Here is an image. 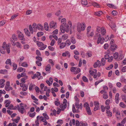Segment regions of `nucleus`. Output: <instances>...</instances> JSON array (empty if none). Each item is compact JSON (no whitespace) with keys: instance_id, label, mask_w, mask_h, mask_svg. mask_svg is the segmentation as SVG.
I'll return each mask as SVG.
<instances>
[{"instance_id":"f257e3e1","label":"nucleus","mask_w":126,"mask_h":126,"mask_svg":"<svg viewBox=\"0 0 126 126\" xmlns=\"http://www.w3.org/2000/svg\"><path fill=\"white\" fill-rule=\"evenodd\" d=\"M86 26L85 23H78L77 25V30L78 32H80L81 31L85 30Z\"/></svg>"},{"instance_id":"f03ea898","label":"nucleus","mask_w":126,"mask_h":126,"mask_svg":"<svg viewBox=\"0 0 126 126\" xmlns=\"http://www.w3.org/2000/svg\"><path fill=\"white\" fill-rule=\"evenodd\" d=\"M97 37L98 38L97 42V44L100 43L101 44H102L104 42V38L103 37L102 38L100 34L99 33H96L94 39H96Z\"/></svg>"},{"instance_id":"7ed1b4c3","label":"nucleus","mask_w":126,"mask_h":126,"mask_svg":"<svg viewBox=\"0 0 126 126\" xmlns=\"http://www.w3.org/2000/svg\"><path fill=\"white\" fill-rule=\"evenodd\" d=\"M60 29L61 32L63 33H64L65 32H67L69 31V26L67 24L62 25L60 27Z\"/></svg>"},{"instance_id":"20e7f679","label":"nucleus","mask_w":126,"mask_h":126,"mask_svg":"<svg viewBox=\"0 0 126 126\" xmlns=\"http://www.w3.org/2000/svg\"><path fill=\"white\" fill-rule=\"evenodd\" d=\"M83 107L86 108V111L88 114L89 115H91L92 112L90 110L89 105L87 102L85 103L83 105Z\"/></svg>"},{"instance_id":"39448f33","label":"nucleus","mask_w":126,"mask_h":126,"mask_svg":"<svg viewBox=\"0 0 126 126\" xmlns=\"http://www.w3.org/2000/svg\"><path fill=\"white\" fill-rule=\"evenodd\" d=\"M23 104L22 103H20L19 105H17V108L18 111L20 112L21 113L23 114L25 112V110L24 108V107L22 105Z\"/></svg>"},{"instance_id":"423d86ee","label":"nucleus","mask_w":126,"mask_h":126,"mask_svg":"<svg viewBox=\"0 0 126 126\" xmlns=\"http://www.w3.org/2000/svg\"><path fill=\"white\" fill-rule=\"evenodd\" d=\"M7 45L5 42H4L2 46L0 47V52L2 54H4L5 53V50L7 47Z\"/></svg>"},{"instance_id":"0eeeda50","label":"nucleus","mask_w":126,"mask_h":126,"mask_svg":"<svg viewBox=\"0 0 126 126\" xmlns=\"http://www.w3.org/2000/svg\"><path fill=\"white\" fill-rule=\"evenodd\" d=\"M17 32L18 39L20 40L25 41V38L23 34L19 31H17Z\"/></svg>"},{"instance_id":"6e6552de","label":"nucleus","mask_w":126,"mask_h":126,"mask_svg":"<svg viewBox=\"0 0 126 126\" xmlns=\"http://www.w3.org/2000/svg\"><path fill=\"white\" fill-rule=\"evenodd\" d=\"M10 82L9 81H7L5 86V90L7 91H9L10 90H12L13 88L12 87H10Z\"/></svg>"},{"instance_id":"1a4fd4ad","label":"nucleus","mask_w":126,"mask_h":126,"mask_svg":"<svg viewBox=\"0 0 126 126\" xmlns=\"http://www.w3.org/2000/svg\"><path fill=\"white\" fill-rule=\"evenodd\" d=\"M57 23L56 22L52 21L50 22L49 24V27L51 28L55 29L57 27Z\"/></svg>"},{"instance_id":"9d476101","label":"nucleus","mask_w":126,"mask_h":126,"mask_svg":"<svg viewBox=\"0 0 126 126\" xmlns=\"http://www.w3.org/2000/svg\"><path fill=\"white\" fill-rule=\"evenodd\" d=\"M97 71L96 69H92L91 68H90L89 70V73L92 76H94V74H96Z\"/></svg>"},{"instance_id":"9b49d317","label":"nucleus","mask_w":126,"mask_h":126,"mask_svg":"<svg viewBox=\"0 0 126 126\" xmlns=\"http://www.w3.org/2000/svg\"><path fill=\"white\" fill-rule=\"evenodd\" d=\"M110 46V48L111 49V50L112 51L115 50L116 49L117 47V45L115 44L111 45Z\"/></svg>"},{"instance_id":"f8f14e48","label":"nucleus","mask_w":126,"mask_h":126,"mask_svg":"<svg viewBox=\"0 0 126 126\" xmlns=\"http://www.w3.org/2000/svg\"><path fill=\"white\" fill-rule=\"evenodd\" d=\"M5 80L4 79H0V88H2L4 87Z\"/></svg>"},{"instance_id":"ddd939ff","label":"nucleus","mask_w":126,"mask_h":126,"mask_svg":"<svg viewBox=\"0 0 126 126\" xmlns=\"http://www.w3.org/2000/svg\"><path fill=\"white\" fill-rule=\"evenodd\" d=\"M109 25L113 30H115V28L116 26L114 23L113 22H110Z\"/></svg>"},{"instance_id":"4468645a","label":"nucleus","mask_w":126,"mask_h":126,"mask_svg":"<svg viewBox=\"0 0 126 126\" xmlns=\"http://www.w3.org/2000/svg\"><path fill=\"white\" fill-rule=\"evenodd\" d=\"M93 66L94 68H96L97 66L98 67H100V62L98 60L97 62L94 63Z\"/></svg>"},{"instance_id":"2eb2a0df","label":"nucleus","mask_w":126,"mask_h":126,"mask_svg":"<svg viewBox=\"0 0 126 126\" xmlns=\"http://www.w3.org/2000/svg\"><path fill=\"white\" fill-rule=\"evenodd\" d=\"M119 94L118 93H117L115 95V103L118 104L119 103Z\"/></svg>"},{"instance_id":"dca6fc26","label":"nucleus","mask_w":126,"mask_h":126,"mask_svg":"<svg viewBox=\"0 0 126 126\" xmlns=\"http://www.w3.org/2000/svg\"><path fill=\"white\" fill-rule=\"evenodd\" d=\"M106 113L107 114V116L108 117H111L112 116V112L110 111V110H107L106 111Z\"/></svg>"},{"instance_id":"f3484780","label":"nucleus","mask_w":126,"mask_h":126,"mask_svg":"<svg viewBox=\"0 0 126 126\" xmlns=\"http://www.w3.org/2000/svg\"><path fill=\"white\" fill-rule=\"evenodd\" d=\"M101 34L102 35H104L106 33L105 29L103 27L101 28Z\"/></svg>"},{"instance_id":"a211bd4d","label":"nucleus","mask_w":126,"mask_h":126,"mask_svg":"<svg viewBox=\"0 0 126 126\" xmlns=\"http://www.w3.org/2000/svg\"><path fill=\"white\" fill-rule=\"evenodd\" d=\"M68 37V35L67 34H64L63 35L62 37V39L63 40H66Z\"/></svg>"},{"instance_id":"6ab92c4d","label":"nucleus","mask_w":126,"mask_h":126,"mask_svg":"<svg viewBox=\"0 0 126 126\" xmlns=\"http://www.w3.org/2000/svg\"><path fill=\"white\" fill-rule=\"evenodd\" d=\"M17 108V106L14 107L13 106L12 104L10 105L8 107V109L10 110H16Z\"/></svg>"},{"instance_id":"aec40b11","label":"nucleus","mask_w":126,"mask_h":126,"mask_svg":"<svg viewBox=\"0 0 126 126\" xmlns=\"http://www.w3.org/2000/svg\"><path fill=\"white\" fill-rule=\"evenodd\" d=\"M107 5L108 6L111 8H112L114 9L117 8V7L116 6L111 4L108 3L107 4Z\"/></svg>"},{"instance_id":"412c9836","label":"nucleus","mask_w":126,"mask_h":126,"mask_svg":"<svg viewBox=\"0 0 126 126\" xmlns=\"http://www.w3.org/2000/svg\"><path fill=\"white\" fill-rule=\"evenodd\" d=\"M103 14V12L101 11H99L95 13L94 15L96 16H100Z\"/></svg>"},{"instance_id":"4be33fe9","label":"nucleus","mask_w":126,"mask_h":126,"mask_svg":"<svg viewBox=\"0 0 126 126\" xmlns=\"http://www.w3.org/2000/svg\"><path fill=\"white\" fill-rule=\"evenodd\" d=\"M87 35L88 37H92L94 35V31H91V32L88 33H87Z\"/></svg>"},{"instance_id":"5701e85b","label":"nucleus","mask_w":126,"mask_h":126,"mask_svg":"<svg viewBox=\"0 0 126 126\" xmlns=\"http://www.w3.org/2000/svg\"><path fill=\"white\" fill-rule=\"evenodd\" d=\"M41 75V74L39 72H37V74H35L32 77V79H34L36 77H38L39 76Z\"/></svg>"},{"instance_id":"b1692460","label":"nucleus","mask_w":126,"mask_h":126,"mask_svg":"<svg viewBox=\"0 0 126 126\" xmlns=\"http://www.w3.org/2000/svg\"><path fill=\"white\" fill-rule=\"evenodd\" d=\"M66 45V44L64 42L60 43L59 45V47L61 49H62L65 47Z\"/></svg>"},{"instance_id":"393cba45","label":"nucleus","mask_w":126,"mask_h":126,"mask_svg":"<svg viewBox=\"0 0 126 126\" xmlns=\"http://www.w3.org/2000/svg\"><path fill=\"white\" fill-rule=\"evenodd\" d=\"M44 27L45 30L46 31H48L49 30V27L47 23L45 22L44 24Z\"/></svg>"},{"instance_id":"a878e982","label":"nucleus","mask_w":126,"mask_h":126,"mask_svg":"<svg viewBox=\"0 0 126 126\" xmlns=\"http://www.w3.org/2000/svg\"><path fill=\"white\" fill-rule=\"evenodd\" d=\"M81 2L83 6L86 5L88 4V2L86 0H81Z\"/></svg>"},{"instance_id":"bb28decb","label":"nucleus","mask_w":126,"mask_h":126,"mask_svg":"<svg viewBox=\"0 0 126 126\" xmlns=\"http://www.w3.org/2000/svg\"><path fill=\"white\" fill-rule=\"evenodd\" d=\"M37 29L39 30H42L43 29V26L40 24H38L37 25Z\"/></svg>"},{"instance_id":"cd10ccee","label":"nucleus","mask_w":126,"mask_h":126,"mask_svg":"<svg viewBox=\"0 0 126 126\" xmlns=\"http://www.w3.org/2000/svg\"><path fill=\"white\" fill-rule=\"evenodd\" d=\"M32 27L34 30V31H36L37 30V24L36 23H33L32 25Z\"/></svg>"},{"instance_id":"c85d7f7f","label":"nucleus","mask_w":126,"mask_h":126,"mask_svg":"<svg viewBox=\"0 0 126 126\" xmlns=\"http://www.w3.org/2000/svg\"><path fill=\"white\" fill-rule=\"evenodd\" d=\"M92 5L94 7L99 8L100 7L99 5L96 2H93L92 3Z\"/></svg>"},{"instance_id":"c756f323","label":"nucleus","mask_w":126,"mask_h":126,"mask_svg":"<svg viewBox=\"0 0 126 126\" xmlns=\"http://www.w3.org/2000/svg\"><path fill=\"white\" fill-rule=\"evenodd\" d=\"M37 45L39 47H41L44 46V44L42 42L38 41H36Z\"/></svg>"},{"instance_id":"7c9ffc66","label":"nucleus","mask_w":126,"mask_h":126,"mask_svg":"<svg viewBox=\"0 0 126 126\" xmlns=\"http://www.w3.org/2000/svg\"><path fill=\"white\" fill-rule=\"evenodd\" d=\"M70 39L72 43L74 44H75L76 43V40L75 37L73 36H71Z\"/></svg>"},{"instance_id":"2f4dec72","label":"nucleus","mask_w":126,"mask_h":126,"mask_svg":"<svg viewBox=\"0 0 126 126\" xmlns=\"http://www.w3.org/2000/svg\"><path fill=\"white\" fill-rule=\"evenodd\" d=\"M15 45H16L17 47L21 48L22 45L19 42H16V43H15Z\"/></svg>"},{"instance_id":"473e14b6","label":"nucleus","mask_w":126,"mask_h":126,"mask_svg":"<svg viewBox=\"0 0 126 126\" xmlns=\"http://www.w3.org/2000/svg\"><path fill=\"white\" fill-rule=\"evenodd\" d=\"M67 102V100L65 99H63V103L64 104V109H65L67 107L66 103Z\"/></svg>"},{"instance_id":"72a5a7b5","label":"nucleus","mask_w":126,"mask_h":126,"mask_svg":"<svg viewBox=\"0 0 126 126\" xmlns=\"http://www.w3.org/2000/svg\"><path fill=\"white\" fill-rule=\"evenodd\" d=\"M35 86L34 84H32V83L30 84L29 87V89L30 91L32 90V88Z\"/></svg>"},{"instance_id":"f704fd0d","label":"nucleus","mask_w":126,"mask_h":126,"mask_svg":"<svg viewBox=\"0 0 126 126\" xmlns=\"http://www.w3.org/2000/svg\"><path fill=\"white\" fill-rule=\"evenodd\" d=\"M119 54L117 52L115 53L113 55L114 58L115 59H117L118 57Z\"/></svg>"},{"instance_id":"c9c22d12","label":"nucleus","mask_w":126,"mask_h":126,"mask_svg":"<svg viewBox=\"0 0 126 126\" xmlns=\"http://www.w3.org/2000/svg\"><path fill=\"white\" fill-rule=\"evenodd\" d=\"M29 30L32 34H33V32L34 31V30L32 27L31 25H30L29 26Z\"/></svg>"},{"instance_id":"e433bc0d","label":"nucleus","mask_w":126,"mask_h":126,"mask_svg":"<svg viewBox=\"0 0 126 126\" xmlns=\"http://www.w3.org/2000/svg\"><path fill=\"white\" fill-rule=\"evenodd\" d=\"M51 69V66L50 64H48L46 68H45V70L47 71H49Z\"/></svg>"},{"instance_id":"4c0bfd02","label":"nucleus","mask_w":126,"mask_h":126,"mask_svg":"<svg viewBox=\"0 0 126 126\" xmlns=\"http://www.w3.org/2000/svg\"><path fill=\"white\" fill-rule=\"evenodd\" d=\"M5 63L6 64H9L11 65L12 64L11 60L10 59H7L5 62Z\"/></svg>"},{"instance_id":"58836bf2","label":"nucleus","mask_w":126,"mask_h":126,"mask_svg":"<svg viewBox=\"0 0 126 126\" xmlns=\"http://www.w3.org/2000/svg\"><path fill=\"white\" fill-rule=\"evenodd\" d=\"M12 39L16 41L17 40V38L15 34H13L12 35Z\"/></svg>"},{"instance_id":"ea45409f","label":"nucleus","mask_w":126,"mask_h":126,"mask_svg":"<svg viewBox=\"0 0 126 126\" xmlns=\"http://www.w3.org/2000/svg\"><path fill=\"white\" fill-rule=\"evenodd\" d=\"M87 126V123H85L82 122H80L79 126Z\"/></svg>"},{"instance_id":"a19ab883","label":"nucleus","mask_w":126,"mask_h":126,"mask_svg":"<svg viewBox=\"0 0 126 126\" xmlns=\"http://www.w3.org/2000/svg\"><path fill=\"white\" fill-rule=\"evenodd\" d=\"M86 55L88 57H90L92 55V52L90 51H88L86 53Z\"/></svg>"},{"instance_id":"79ce46f5","label":"nucleus","mask_w":126,"mask_h":126,"mask_svg":"<svg viewBox=\"0 0 126 126\" xmlns=\"http://www.w3.org/2000/svg\"><path fill=\"white\" fill-rule=\"evenodd\" d=\"M18 16V15L16 14H14L11 17V18L10 19L11 20H13L14 19H15L16 17Z\"/></svg>"},{"instance_id":"37998d69","label":"nucleus","mask_w":126,"mask_h":126,"mask_svg":"<svg viewBox=\"0 0 126 126\" xmlns=\"http://www.w3.org/2000/svg\"><path fill=\"white\" fill-rule=\"evenodd\" d=\"M120 80L121 82L126 83V79L123 76L121 77Z\"/></svg>"},{"instance_id":"c03bdc74","label":"nucleus","mask_w":126,"mask_h":126,"mask_svg":"<svg viewBox=\"0 0 126 126\" xmlns=\"http://www.w3.org/2000/svg\"><path fill=\"white\" fill-rule=\"evenodd\" d=\"M56 99L57 100L55 101L54 103L56 106H58L60 104V102L58 99Z\"/></svg>"},{"instance_id":"a18cd8bd","label":"nucleus","mask_w":126,"mask_h":126,"mask_svg":"<svg viewBox=\"0 0 126 126\" xmlns=\"http://www.w3.org/2000/svg\"><path fill=\"white\" fill-rule=\"evenodd\" d=\"M66 20L65 18H63L61 20V23L62 25L67 24L66 23Z\"/></svg>"},{"instance_id":"49530a36","label":"nucleus","mask_w":126,"mask_h":126,"mask_svg":"<svg viewBox=\"0 0 126 126\" xmlns=\"http://www.w3.org/2000/svg\"><path fill=\"white\" fill-rule=\"evenodd\" d=\"M105 60L104 58H103L101 60V63L103 65H104L105 64Z\"/></svg>"},{"instance_id":"de8ad7c7","label":"nucleus","mask_w":126,"mask_h":126,"mask_svg":"<svg viewBox=\"0 0 126 126\" xmlns=\"http://www.w3.org/2000/svg\"><path fill=\"white\" fill-rule=\"evenodd\" d=\"M6 50L7 52L9 54L10 53V48L9 46L8 45H7V47H6Z\"/></svg>"},{"instance_id":"09e8293b","label":"nucleus","mask_w":126,"mask_h":126,"mask_svg":"<svg viewBox=\"0 0 126 126\" xmlns=\"http://www.w3.org/2000/svg\"><path fill=\"white\" fill-rule=\"evenodd\" d=\"M20 117H17V118L14 119L13 121L15 122L16 123H17L19 120Z\"/></svg>"},{"instance_id":"8fccbe9b","label":"nucleus","mask_w":126,"mask_h":126,"mask_svg":"<svg viewBox=\"0 0 126 126\" xmlns=\"http://www.w3.org/2000/svg\"><path fill=\"white\" fill-rule=\"evenodd\" d=\"M43 115L46 119H49V117L46 113H43Z\"/></svg>"},{"instance_id":"3c124183","label":"nucleus","mask_w":126,"mask_h":126,"mask_svg":"<svg viewBox=\"0 0 126 126\" xmlns=\"http://www.w3.org/2000/svg\"><path fill=\"white\" fill-rule=\"evenodd\" d=\"M120 106L121 107L123 108H125L126 107V105L124 104L122 102H120Z\"/></svg>"},{"instance_id":"603ef678","label":"nucleus","mask_w":126,"mask_h":126,"mask_svg":"<svg viewBox=\"0 0 126 126\" xmlns=\"http://www.w3.org/2000/svg\"><path fill=\"white\" fill-rule=\"evenodd\" d=\"M43 33L42 32H38L37 34V35L38 37H40L43 34Z\"/></svg>"},{"instance_id":"864d4df0","label":"nucleus","mask_w":126,"mask_h":126,"mask_svg":"<svg viewBox=\"0 0 126 126\" xmlns=\"http://www.w3.org/2000/svg\"><path fill=\"white\" fill-rule=\"evenodd\" d=\"M39 119L41 120V121H42L43 122H44L46 120V119L42 116H40V117Z\"/></svg>"},{"instance_id":"5fc2aeb1","label":"nucleus","mask_w":126,"mask_h":126,"mask_svg":"<svg viewBox=\"0 0 126 126\" xmlns=\"http://www.w3.org/2000/svg\"><path fill=\"white\" fill-rule=\"evenodd\" d=\"M21 66L25 67H27L28 66V65L26 62H24L22 63Z\"/></svg>"},{"instance_id":"6e6d98bb","label":"nucleus","mask_w":126,"mask_h":126,"mask_svg":"<svg viewBox=\"0 0 126 126\" xmlns=\"http://www.w3.org/2000/svg\"><path fill=\"white\" fill-rule=\"evenodd\" d=\"M40 56H36V58L38 61H42V57H40Z\"/></svg>"},{"instance_id":"4d7b16f0","label":"nucleus","mask_w":126,"mask_h":126,"mask_svg":"<svg viewBox=\"0 0 126 126\" xmlns=\"http://www.w3.org/2000/svg\"><path fill=\"white\" fill-rule=\"evenodd\" d=\"M83 80L85 82H87L88 81V80L87 78L85 76H83L82 78Z\"/></svg>"},{"instance_id":"13d9d810","label":"nucleus","mask_w":126,"mask_h":126,"mask_svg":"<svg viewBox=\"0 0 126 126\" xmlns=\"http://www.w3.org/2000/svg\"><path fill=\"white\" fill-rule=\"evenodd\" d=\"M13 69L14 70H16L17 68V66L16 64L13 63Z\"/></svg>"},{"instance_id":"bf43d9fd","label":"nucleus","mask_w":126,"mask_h":126,"mask_svg":"<svg viewBox=\"0 0 126 126\" xmlns=\"http://www.w3.org/2000/svg\"><path fill=\"white\" fill-rule=\"evenodd\" d=\"M32 12V11L29 10H28L26 12V14L29 15Z\"/></svg>"},{"instance_id":"052dcab7","label":"nucleus","mask_w":126,"mask_h":126,"mask_svg":"<svg viewBox=\"0 0 126 126\" xmlns=\"http://www.w3.org/2000/svg\"><path fill=\"white\" fill-rule=\"evenodd\" d=\"M121 71L123 72H126V66H124L122 68Z\"/></svg>"},{"instance_id":"680f3d73","label":"nucleus","mask_w":126,"mask_h":126,"mask_svg":"<svg viewBox=\"0 0 126 126\" xmlns=\"http://www.w3.org/2000/svg\"><path fill=\"white\" fill-rule=\"evenodd\" d=\"M14 40L13 39H12L11 38L10 41L12 45L13 46H15V43Z\"/></svg>"},{"instance_id":"e2e57ef3","label":"nucleus","mask_w":126,"mask_h":126,"mask_svg":"<svg viewBox=\"0 0 126 126\" xmlns=\"http://www.w3.org/2000/svg\"><path fill=\"white\" fill-rule=\"evenodd\" d=\"M122 91L125 93H126V85H124L122 89Z\"/></svg>"},{"instance_id":"0e129e2a","label":"nucleus","mask_w":126,"mask_h":126,"mask_svg":"<svg viewBox=\"0 0 126 126\" xmlns=\"http://www.w3.org/2000/svg\"><path fill=\"white\" fill-rule=\"evenodd\" d=\"M79 102H76L75 103V105L76 108L79 109Z\"/></svg>"},{"instance_id":"69168bd1","label":"nucleus","mask_w":126,"mask_h":126,"mask_svg":"<svg viewBox=\"0 0 126 126\" xmlns=\"http://www.w3.org/2000/svg\"><path fill=\"white\" fill-rule=\"evenodd\" d=\"M109 47V45L108 44H105L104 46V48L106 49H107Z\"/></svg>"},{"instance_id":"338daca9","label":"nucleus","mask_w":126,"mask_h":126,"mask_svg":"<svg viewBox=\"0 0 126 126\" xmlns=\"http://www.w3.org/2000/svg\"><path fill=\"white\" fill-rule=\"evenodd\" d=\"M76 67H72L71 68L70 71L71 72H73L76 70Z\"/></svg>"},{"instance_id":"774afa93","label":"nucleus","mask_w":126,"mask_h":126,"mask_svg":"<svg viewBox=\"0 0 126 126\" xmlns=\"http://www.w3.org/2000/svg\"><path fill=\"white\" fill-rule=\"evenodd\" d=\"M126 122V118H125L123 119L121 122V124H122L124 125L125 123Z\"/></svg>"}]
</instances>
